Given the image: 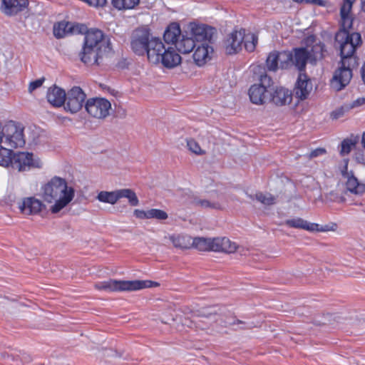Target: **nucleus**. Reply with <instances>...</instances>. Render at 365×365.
<instances>
[{
	"label": "nucleus",
	"mask_w": 365,
	"mask_h": 365,
	"mask_svg": "<svg viewBox=\"0 0 365 365\" xmlns=\"http://www.w3.org/2000/svg\"><path fill=\"white\" fill-rule=\"evenodd\" d=\"M4 358H6L7 361H8V363L10 362V361H17L18 360L15 359L14 356H10L7 354H4L2 355Z\"/></svg>",
	"instance_id": "47"
},
{
	"label": "nucleus",
	"mask_w": 365,
	"mask_h": 365,
	"mask_svg": "<svg viewBox=\"0 0 365 365\" xmlns=\"http://www.w3.org/2000/svg\"><path fill=\"white\" fill-rule=\"evenodd\" d=\"M134 215L139 219H148V210L145 211L136 209L134 210Z\"/></svg>",
	"instance_id": "45"
},
{
	"label": "nucleus",
	"mask_w": 365,
	"mask_h": 365,
	"mask_svg": "<svg viewBox=\"0 0 365 365\" xmlns=\"http://www.w3.org/2000/svg\"><path fill=\"white\" fill-rule=\"evenodd\" d=\"M157 285H158L157 282H154L150 280L125 281L109 279L108 281L96 283L94 284V287L98 290H103L106 292H123L136 291Z\"/></svg>",
	"instance_id": "6"
},
{
	"label": "nucleus",
	"mask_w": 365,
	"mask_h": 365,
	"mask_svg": "<svg viewBox=\"0 0 365 365\" xmlns=\"http://www.w3.org/2000/svg\"><path fill=\"white\" fill-rule=\"evenodd\" d=\"M355 1L356 0H343L340 8L341 28L335 36L336 46H339L340 48L341 61L347 60L349 66L358 65L357 60L353 55L356 47L361 43L359 33L350 34L349 31V29L352 27L354 18L351 11Z\"/></svg>",
	"instance_id": "2"
},
{
	"label": "nucleus",
	"mask_w": 365,
	"mask_h": 365,
	"mask_svg": "<svg viewBox=\"0 0 365 365\" xmlns=\"http://www.w3.org/2000/svg\"><path fill=\"white\" fill-rule=\"evenodd\" d=\"M195 40L192 37H187L184 35L182 38L175 43V49L182 53L191 52L195 47Z\"/></svg>",
	"instance_id": "27"
},
{
	"label": "nucleus",
	"mask_w": 365,
	"mask_h": 365,
	"mask_svg": "<svg viewBox=\"0 0 365 365\" xmlns=\"http://www.w3.org/2000/svg\"><path fill=\"white\" fill-rule=\"evenodd\" d=\"M293 66H294L300 73H304L307 61H309L308 48H296L293 49Z\"/></svg>",
	"instance_id": "24"
},
{
	"label": "nucleus",
	"mask_w": 365,
	"mask_h": 365,
	"mask_svg": "<svg viewBox=\"0 0 365 365\" xmlns=\"http://www.w3.org/2000/svg\"><path fill=\"white\" fill-rule=\"evenodd\" d=\"M266 66L269 71H276L279 68L277 51L269 53L267 58Z\"/></svg>",
	"instance_id": "38"
},
{
	"label": "nucleus",
	"mask_w": 365,
	"mask_h": 365,
	"mask_svg": "<svg viewBox=\"0 0 365 365\" xmlns=\"http://www.w3.org/2000/svg\"><path fill=\"white\" fill-rule=\"evenodd\" d=\"M96 199L105 203L115 204L120 200V190L114 191H101L96 196Z\"/></svg>",
	"instance_id": "29"
},
{
	"label": "nucleus",
	"mask_w": 365,
	"mask_h": 365,
	"mask_svg": "<svg viewBox=\"0 0 365 365\" xmlns=\"http://www.w3.org/2000/svg\"><path fill=\"white\" fill-rule=\"evenodd\" d=\"M211 238L196 237L192 241V246L199 251H210Z\"/></svg>",
	"instance_id": "35"
},
{
	"label": "nucleus",
	"mask_w": 365,
	"mask_h": 365,
	"mask_svg": "<svg viewBox=\"0 0 365 365\" xmlns=\"http://www.w3.org/2000/svg\"><path fill=\"white\" fill-rule=\"evenodd\" d=\"M361 9L365 11V1L361 3Z\"/></svg>",
	"instance_id": "51"
},
{
	"label": "nucleus",
	"mask_w": 365,
	"mask_h": 365,
	"mask_svg": "<svg viewBox=\"0 0 365 365\" xmlns=\"http://www.w3.org/2000/svg\"><path fill=\"white\" fill-rule=\"evenodd\" d=\"M284 224L289 227L303 229L309 231L327 232L334 230L329 225L320 226L317 223H311L300 217L287 220Z\"/></svg>",
	"instance_id": "17"
},
{
	"label": "nucleus",
	"mask_w": 365,
	"mask_h": 365,
	"mask_svg": "<svg viewBox=\"0 0 365 365\" xmlns=\"http://www.w3.org/2000/svg\"><path fill=\"white\" fill-rule=\"evenodd\" d=\"M192 203L196 206L202 208H210L215 210H222V207L220 202H210L207 200L200 199L197 197H194Z\"/></svg>",
	"instance_id": "34"
},
{
	"label": "nucleus",
	"mask_w": 365,
	"mask_h": 365,
	"mask_svg": "<svg viewBox=\"0 0 365 365\" xmlns=\"http://www.w3.org/2000/svg\"><path fill=\"white\" fill-rule=\"evenodd\" d=\"M158 56V59L156 61H150L153 64L161 63L165 67L168 68H173L178 66L181 63V57L176 51L175 47L168 46L167 48L163 43V48L155 52Z\"/></svg>",
	"instance_id": "11"
},
{
	"label": "nucleus",
	"mask_w": 365,
	"mask_h": 365,
	"mask_svg": "<svg viewBox=\"0 0 365 365\" xmlns=\"http://www.w3.org/2000/svg\"><path fill=\"white\" fill-rule=\"evenodd\" d=\"M27 5V0H2L1 11L7 16H13L21 11Z\"/></svg>",
	"instance_id": "22"
},
{
	"label": "nucleus",
	"mask_w": 365,
	"mask_h": 365,
	"mask_svg": "<svg viewBox=\"0 0 365 365\" xmlns=\"http://www.w3.org/2000/svg\"><path fill=\"white\" fill-rule=\"evenodd\" d=\"M189 28L192 37L196 41L211 42L212 37L215 34V29L214 28L204 24L200 25L191 23L189 25Z\"/></svg>",
	"instance_id": "15"
},
{
	"label": "nucleus",
	"mask_w": 365,
	"mask_h": 365,
	"mask_svg": "<svg viewBox=\"0 0 365 365\" xmlns=\"http://www.w3.org/2000/svg\"><path fill=\"white\" fill-rule=\"evenodd\" d=\"M86 95L78 86H74L66 93L64 109L71 113H76L85 106Z\"/></svg>",
	"instance_id": "10"
},
{
	"label": "nucleus",
	"mask_w": 365,
	"mask_h": 365,
	"mask_svg": "<svg viewBox=\"0 0 365 365\" xmlns=\"http://www.w3.org/2000/svg\"><path fill=\"white\" fill-rule=\"evenodd\" d=\"M361 145L363 146V148H365V132H364L362 133V136H361Z\"/></svg>",
	"instance_id": "49"
},
{
	"label": "nucleus",
	"mask_w": 365,
	"mask_h": 365,
	"mask_svg": "<svg viewBox=\"0 0 365 365\" xmlns=\"http://www.w3.org/2000/svg\"><path fill=\"white\" fill-rule=\"evenodd\" d=\"M173 245L176 248L187 250L192 247V239L186 235H172L170 237Z\"/></svg>",
	"instance_id": "30"
},
{
	"label": "nucleus",
	"mask_w": 365,
	"mask_h": 365,
	"mask_svg": "<svg viewBox=\"0 0 365 365\" xmlns=\"http://www.w3.org/2000/svg\"><path fill=\"white\" fill-rule=\"evenodd\" d=\"M245 322L241 321V320H239V319H237L235 321H234L231 324L234 325V324H245Z\"/></svg>",
	"instance_id": "50"
},
{
	"label": "nucleus",
	"mask_w": 365,
	"mask_h": 365,
	"mask_svg": "<svg viewBox=\"0 0 365 365\" xmlns=\"http://www.w3.org/2000/svg\"><path fill=\"white\" fill-rule=\"evenodd\" d=\"M312 83L308 76L305 73H299L294 88L295 97L301 101L308 98L312 91Z\"/></svg>",
	"instance_id": "16"
},
{
	"label": "nucleus",
	"mask_w": 365,
	"mask_h": 365,
	"mask_svg": "<svg viewBox=\"0 0 365 365\" xmlns=\"http://www.w3.org/2000/svg\"><path fill=\"white\" fill-rule=\"evenodd\" d=\"M138 3L139 0H112L113 6L119 10L132 9Z\"/></svg>",
	"instance_id": "37"
},
{
	"label": "nucleus",
	"mask_w": 365,
	"mask_h": 365,
	"mask_svg": "<svg viewBox=\"0 0 365 365\" xmlns=\"http://www.w3.org/2000/svg\"><path fill=\"white\" fill-rule=\"evenodd\" d=\"M213 48L207 43H202L198 46L193 53V59L197 65L201 66L210 59V53Z\"/></svg>",
	"instance_id": "25"
},
{
	"label": "nucleus",
	"mask_w": 365,
	"mask_h": 365,
	"mask_svg": "<svg viewBox=\"0 0 365 365\" xmlns=\"http://www.w3.org/2000/svg\"><path fill=\"white\" fill-rule=\"evenodd\" d=\"M327 153V150L324 148H318L314 150H312L309 154L306 155V158L309 160H312L319 156L325 155Z\"/></svg>",
	"instance_id": "43"
},
{
	"label": "nucleus",
	"mask_w": 365,
	"mask_h": 365,
	"mask_svg": "<svg viewBox=\"0 0 365 365\" xmlns=\"http://www.w3.org/2000/svg\"><path fill=\"white\" fill-rule=\"evenodd\" d=\"M123 197L127 198L131 206H137L139 204L135 192L131 189H120V199Z\"/></svg>",
	"instance_id": "36"
},
{
	"label": "nucleus",
	"mask_w": 365,
	"mask_h": 365,
	"mask_svg": "<svg viewBox=\"0 0 365 365\" xmlns=\"http://www.w3.org/2000/svg\"><path fill=\"white\" fill-rule=\"evenodd\" d=\"M87 113L96 119H105L110 114V103L103 98H92L87 100L85 104Z\"/></svg>",
	"instance_id": "9"
},
{
	"label": "nucleus",
	"mask_w": 365,
	"mask_h": 365,
	"mask_svg": "<svg viewBox=\"0 0 365 365\" xmlns=\"http://www.w3.org/2000/svg\"><path fill=\"white\" fill-rule=\"evenodd\" d=\"M189 150L197 155H203L205 152L201 149L197 142L194 139H190L187 141Z\"/></svg>",
	"instance_id": "41"
},
{
	"label": "nucleus",
	"mask_w": 365,
	"mask_h": 365,
	"mask_svg": "<svg viewBox=\"0 0 365 365\" xmlns=\"http://www.w3.org/2000/svg\"><path fill=\"white\" fill-rule=\"evenodd\" d=\"M223 307L215 305L208 307H203L197 310L194 316L198 318L197 323L204 322L205 320H209L211 322H215L217 320V317L222 313Z\"/></svg>",
	"instance_id": "20"
},
{
	"label": "nucleus",
	"mask_w": 365,
	"mask_h": 365,
	"mask_svg": "<svg viewBox=\"0 0 365 365\" xmlns=\"http://www.w3.org/2000/svg\"><path fill=\"white\" fill-rule=\"evenodd\" d=\"M349 110L348 106H341L336 110H333L331 113V118L332 119H338L344 115L345 113Z\"/></svg>",
	"instance_id": "42"
},
{
	"label": "nucleus",
	"mask_w": 365,
	"mask_h": 365,
	"mask_svg": "<svg viewBox=\"0 0 365 365\" xmlns=\"http://www.w3.org/2000/svg\"><path fill=\"white\" fill-rule=\"evenodd\" d=\"M344 163L341 173L343 178L346 179V190L354 195H362L365 192V184L360 182L352 171H348V160H345Z\"/></svg>",
	"instance_id": "13"
},
{
	"label": "nucleus",
	"mask_w": 365,
	"mask_h": 365,
	"mask_svg": "<svg viewBox=\"0 0 365 365\" xmlns=\"http://www.w3.org/2000/svg\"><path fill=\"white\" fill-rule=\"evenodd\" d=\"M292 101V92L285 88H277L273 93H269V102L277 106L289 104Z\"/></svg>",
	"instance_id": "21"
},
{
	"label": "nucleus",
	"mask_w": 365,
	"mask_h": 365,
	"mask_svg": "<svg viewBox=\"0 0 365 365\" xmlns=\"http://www.w3.org/2000/svg\"><path fill=\"white\" fill-rule=\"evenodd\" d=\"M130 48L138 56L146 54L149 62L156 61L159 57L155 52L163 48V42L160 38L153 36L149 29L140 27L131 34Z\"/></svg>",
	"instance_id": "4"
},
{
	"label": "nucleus",
	"mask_w": 365,
	"mask_h": 365,
	"mask_svg": "<svg viewBox=\"0 0 365 365\" xmlns=\"http://www.w3.org/2000/svg\"><path fill=\"white\" fill-rule=\"evenodd\" d=\"M66 93L60 87L53 86L48 88L46 94L48 102L54 107H61L65 103Z\"/></svg>",
	"instance_id": "23"
},
{
	"label": "nucleus",
	"mask_w": 365,
	"mask_h": 365,
	"mask_svg": "<svg viewBox=\"0 0 365 365\" xmlns=\"http://www.w3.org/2000/svg\"><path fill=\"white\" fill-rule=\"evenodd\" d=\"M238 246L227 237L211 238L210 251L221 252L227 254L234 253Z\"/></svg>",
	"instance_id": "18"
},
{
	"label": "nucleus",
	"mask_w": 365,
	"mask_h": 365,
	"mask_svg": "<svg viewBox=\"0 0 365 365\" xmlns=\"http://www.w3.org/2000/svg\"><path fill=\"white\" fill-rule=\"evenodd\" d=\"M259 83L250 86L248 95L250 101L256 105H263L269 102L270 92L267 90L272 83V78L267 73L260 76Z\"/></svg>",
	"instance_id": "8"
},
{
	"label": "nucleus",
	"mask_w": 365,
	"mask_h": 365,
	"mask_svg": "<svg viewBox=\"0 0 365 365\" xmlns=\"http://www.w3.org/2000/svg\"><path fill=\"white\" fill-rule=\"evenodd\" d=\"M309 51V63L315 64L317 61L322 60L324 57L326 50L323 43H316L312 46Z\"/></svg>",
	"instance_id": "28"
},
{
	"label": "nucleus",
	"mask_w": 365,
	"mask_h": 365,
	"mask_svg": "<svg viewBox=\"0 0 365 365\" xmlns=\"http://www.w3.org/2000/svg\"><path fill=\"white\" fill-rule=\"evenodd\" d=\"M341 63V67L335 71L331 81V86L336 91H341L349 83L352 78V68L355 67L349 66L347 60H343Z\"/></svg>",
	"instance_id": "12"
},
{
	"label": "nucleus",
	"mask_w": 365,
	"mask_h": 365,
	"mask_svg": "<svg viewBox=\"0 0 365 365\" xmlns=\"http://www.w3.org/2000/svg\"><path fill=\"white\" fill-rule=\"evenodd\" d=\"M361 77L365 83V64L361 68Z\"/></svg>",
	"instance_id": "48"
},
{
	"label": "nucleus",
	"mask_w": 365,
	"mask_h": 365,
	"mask_svg": "<svg viewBox=\"0 0 365 365\" xmlns=\"http://www.w3.org/2000/svg\"><path fill=\"white\" fill-rule=\"evenodd\" d=\"M75 190L68 186L65 179L53 178L43 187V199L48 203H53L50 207L51 213L56 214L66 207L73 199Z\"/></svg>",
	"instance_id": "3"
},
{
	"label": "nucleus",
	"mask_w": 365,
	"mask_h": 365,
	"mask_svg": "<svg viewBox=\"0 0 365 365\" xmlns=\"http://www.w3.org/2000/svg\"><path fill=\"white\" fill-rule=\"evenodd\" d=\"M277 58L279 61V68L285 69L293 66V55L289 51H277Z\"/></svg>",
	"instance_id": "33"
},
{
	"label": "nucleus",
	"mask_w": 365,
	"mask_h": 365,
	"mask_svg": "<svg viewBox=\"0 0 365 365\" xmlns=\"http://www.w3.org/2000/svg\"><path fill=\"white\" fill-rule=\"evenodd\" d=\"M181 36V30L178 23L170 24L164 32L163 38L166 43L174 45L178 42V38Z\"/></svg>",
	"instance_id": "26"
},
{
	"label": "nucleus",
	"mask_w": 365,
	"mask_h": 365,
	"mask_svg": "<svg viewBox=\"0 0 365 365\" xmlns=\"http://www.w3.org/2000/svg\"><path fill=\"white\" fill-rule=\"evenodd\" d=\"M43 207L41 200L34 197H26L19 203V208L22 214L30 215L39 213Z\"/></svg>",
	"instance_id": "19"
},
{
	"label": "nucleus",
	"mask_w": 365,
	"mask_h": 365,
	"mask_svg": "<svg viewBox=\"0 0 365 365\" xmlns=\"http://www.w3.org/2000/svg\"><path fill=\"white\" fill-rule=\"evenodd\" d=\"M85 34L84 43L80 53L81 60L87 65H100L104 58L112 52L110 39L98 29L86 31L83 24H73L68 21H61L53 26V34L58 38H63L68 34Z\"/></svg>",
	"instance_id": "1"
},
{
	"label": "nucleus",
	"mask_w": 365,
	"mask_h": 365,
	"mask_svg": "<svg viewBox=\"0 0 365 365\" xmlns=\"http://www.w3.org/2000/svg\"><path fill=\"white\" fill-rule=\"evenodd\" d=\"M358 142L359 137L357 135H351L349 138H345L341 143L340 155L344 156L349 154Z\"/></svg>",
	"instance_id": "32"
},
{
	"label": "nucleus",
	"mask_w": 365,
	"mask_h": 365,
	"mask_svg": "<svg viewBox=\"0 0 365 365\" xmlns=\"http://www.w3.org/2000/svg\"><path fill=\"white\" fill-rule=\"evenodd\" d=\"M251 328H252V326H249V327H242V329H251Z\"/></svg>",
	"instance_id": "53"
},
{
	"label": "nucleus",
	"mask_w": 365,
	"mask_h": 365,
	"mask_svg": "<svg viewBox=\"0 0 365 365\" xmlns=\"http://www.w3.org/2000/svg\"><path fill=\"white\" fill-rule=\"evenodd\" d=\"M24 129V128L20 123L14 121L8 122L3 127L4 140H2V143L11 149L23 147L26 143Z\"/></svg>",
	"instance_id": "7"
},
{
	"label": "nucleus",
	"mask_w": 365,
	"mask_h": 365,
	"mask_svg": "<svg viewBox=\"0 0 365 365\" xmlns=\"http://www.w3.org/2000/svg\"><path fill=\"white\" fill-rule=\"evenodd\" d=\"M294 1L297 3H303V1H302V0H294Z\"/></svg>",
	"instance_id": "52"
},
{
	"label": "nucleus",
	"mask_w": 365,
	"mask_h": 365,
	"mask_svg": "<svg viewBox=\"0 0 365 365\" xmlns=\"http://www.w3.org/2000/svg\"><path fill=\"white\" fill-rule=\"evenodd\" d=\"M168 215L166 212L158 209L148 210V219H157L164 220L168 219Z\"/></svg>",
	"instance_id": "40"
},
{
	"label": "nucleus",
	"mask_w": 365,
	"mask_h": 365,
	"mask_svg": "<svg viewBox=\"0 0 365 365\" xmlns=\"http://www.w3.org/2000/svg\"><path fill=\"white\" fill-rule=\"evenodd\" d=\"M365 103V98H359L353 102L351 108L361 106Z\"/></svg>",
	"instance_id": "46"
},
{
	"label": "nucleus",
	"mask_w": 365,
	"mask_h": 365,
	"mask_svg": "<svg viewBox=\"0 0 365 365\" xmlns=\"http://www.w3.org/2000/svg\"><path fill=\"white\" fill-rule=\"evenodd\" d=\"M249 197L252 200H257L258 202H261L262 205L266 206H270L274 205L277 202V197L269 192H258L255 193V195H249Z\"/></svg>",
	"instance_id": "31"
},
{
	"label": "nucleus",
	"mask_w": 365,
	"mask_h": 365,
	"mask_svg": "<svg viewBox=\"0 0 365 365\" xmlns=\"http://www.w3.org/2000/svg\"><path fill=\"white\" fill-rule=\"evenodd\" d=\"M245 29L234 31L227 36L223 43L227 54H235L242 49V44L245 39Z\"/></svg>",
	"instance_id": "14"
},
{
	"label": "nucleus",
	"mask_w": 365,
	"mask_h": 365,
	"mask_svg": "<svg viewBox=\"0 0 365 365\" xmlns=\"http://www.w3.org/2000/svg\"><path fill=\"white\" fill-rule=\"evenodd\" d=\"M44 81H45V78H41L39 79H36L34 81H31L29 85V88H28L29 92L32 93L36 89L40 88L42 86Z\"/></svg>",
	"instance_id": "44"
},
{
	"label": "nucleus",
	"mask_w": 365,
	"mask_h": 365,
	"mask_svg": "<svg viewBox=\"0 0 365 365\" xmlns=\"http://www.w3.org/2000/svg\"><path fill=\"white\" fill-rule=\"evenodd\" d=\"M11 148L0 144V165L8 166L9 164L14 169L19 171H26L31 168H39L41 162L35 158L32 153L19 152L14 153Z\"/></svg>",
	"instance_id": "5"
},
{
	"label": "nucleus",
	"mask_w": 365,
	"mask_h": 365,
	"mask_svg": "<svg viewBox=\"0 0 365 365\" xmlns=\"http://www.w3.org/2000/svg\"><path fill=\"white\" fill-rule=\"evenodd\" d=\"M258 38L257 36L254 34H245V49L249 52H252L256 47V45L257 43Z\"/></svg>",
	"instance_id": "39"
}]
</instances>
